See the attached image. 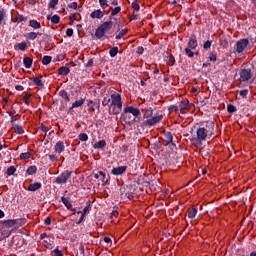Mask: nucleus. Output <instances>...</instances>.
Returning a JSON list of instances; mask_svg holds the SVG:
<instances>
[{"mask_svg":"<svg viewBox=\"0 0 256 256\" xmlns=\"http://www.w3.org/2000/svg\"><path fill=\"white\" fill-rule=\"evenodd\" d=\"M213 135H215V122L211 120L200 122L196 129V137L191 138L190 143L192 145H199V143L211 139Z\"/></svg>","mask_w":256,"mask_h":256,"instance_id":"obj_1","label":"nucleus"},{"mask_svg":"<svg viewBox=\"0 0 256 256\" xmlns=\"http://www.w3.org/2000/svg\"><path fill=\"white\" fill-rule=\"evenodd\" d=\"M143 119H146L143 122V127H155L163 121V113L157 111L153 116V108L149 107L144 110Z\"/></svg>","mask_w":256,"mask_h":256,"instance_id":"obj_2","label":"nucleus"},{"mask_svg":"<svg viewBox=\"0 0 256 256\" xmlns=\"http://www.w3.org/2000/svg\"><path fill=\"white\" fill-rule=\"evenodd\" d=\"M111 104L109 105V115H119L121 109H123V101L121 100V94H111Z\"/></svg>","mask_w":256,"mask_h":256,"instance_id":"obj_3","label":"nucleus"},{"mask_svg":"<svg viewBox=\"0 0 256 256\" xmlns=\"http://www.w3.org/2000/svg\"><path fill=\"white\" fill-rule=\"evenodd\" d=\"M113 29V21L109 20L106 22H103L95 31V37L98 39H103L105 37L106 39H109V36H105V33L108 31H111Z\"/></svg>","mask_w":256,"mask_h":256,"instance_id":"obj_4","label":"nucleus"},{"mask_svg":"<svg viewBox=\"0 0 256 256\" xmlns=\"http://www.w3.org/2000/svg\"><path fill=\"white\" fill-rule=\"evenodd\" d=\"M239 76L240 83H247V81H250L253 77V72L251 71V68H243L240 70Z\"/></svg>","mask_w":256,"mask_h":256,"instance_id":"obj_5","label":"nucleus"},{"mask_svg":"<svg viewBox=\"0 0 256 256\" xmlns=\"http://www.w3.org/2000/svg\"><path fill=\"white\" fill-rule=\"evenodd\" d=\"M72 175H73V171L65 170L58 177H56L55 183H57V185H65V183L69 181V178Z\"/></svg>","mask_w":256,"mask_h":256,"instance_id":"obj_6","label":"nucleus"},{"mask_svg":"<svg viewBox=\"0 0 256 256\" xmlns=\"http://www.w3.org/2000/svg\"><path fill=\"white\" fill-rule=\"evenodd\" d=\"M248 45L249 39L243 38L236 42L234 49L238 55H241L243 51H245L246 47H248Z\"/></svg>","mask_w":256,"mask_h":256,"instance_id":"obj_7","label":"nucleus"},{"mask_svg":"<svg viewBox=\"0 0 256 256\" xmlns=\"http://www.w3.org/2000/svg\"><path fill=\"white\" fill-rule=\"evenodd\" d=\"M124 113H131V115H133V117H141V110H139V108H135L133 106H127L126 108H124Z\"/></svg>","mask_w":256,"mask_h":256,"instance_id":"obj_8","label":"nucleus"},{"mask_svg":"<svg viewBox=\"0 0 256 256\" xmlns=\"http://www.w3.org/2000/svg\"><path fill=\"white\" fill-rule=\"evenodd\" d=\"M126 172H127V166L114 167L111 170V174L115 175L116 177H119V175H124Z\"/></svg>","mask_w":256,"mask_h":256,"instance_id":"obj_9","label":"nucleus"},{"mask_svg":"<svg viewBox=\"0 0 256 256\" xmlns=\"http://www.w3.org/2000/svg\"><path fill=\"white\" fill-rule=\"evenodd\" d=\"M178 110L182 114L187 113V111H189V100H182L178 105Z\"/></svg>","mask_w":256,"mask_h":256,"instance_id":"obj_10","label":"nucleus"},{"mask_svg":"<svg viewBox=\"0 0 256 256\" xmlns=\"http://www.w3.org/2000/svg\"><path fill=\"white\" fill-rule=\"evenodd\" d=\"M199 46V43L197 42V36L192 35L188 42V49L195 50Z\"/></svg>","mask_w":256,"mask_h":256,"instance_id":"obj_11","label":"nucleus"},{"mask_svg":"<svg viewBox=\"0 0 256 256\" xmlns=\"http://www.w3.org/2000/svg\"><path fill=\"white\" fill-rule=\"evenodd\" d=\"M55 153H58L61 155L63 151H65V142L64 141H58L54 146Z\"/></svg>","mask_w":256,"mask_h":256,"instance_id":"obj_12","label":"nucleus"},{"mask_svg":"<svg viewBox=\"0 0 256 256\" xmlns=\"http://www.w3.org/2000/svg\"><path fill=\"white\" fill-rule=\"evenodd\" d=\"M61 201L68 211H75V208H73V204L70 202L69 198L62 196Z\"/></svg>","mask_w":256,"mask_h":256,"instance_id":"obj_13","label":"nucleus"},{"mask_svg":"<svg viewBox=\"0 0 256 256\" xmlns=\"http://www.w3.org/2000/svg\"><path fill=\"white\" fill-rule=\"evenodd\" d=\"M91 19H103L105 17V12H103L101 9L94 10L90 14Z\"/></svg>","mask_w":256,"mask_h":256,"instance_id":"obj_14","label":"nucleus"},{"mask_svg":"<svg viewBox=\"0 0 256 256\" xmlns=\"http://www.w3.org/2000/svg\"><path fill=\"white\" fill-rule=\"evenodd\" d=\"M164 137L167 139V145H172V147H177V144L173 141V134L171 132H164Z\"/></svg>","mask_w":256,"mask_h":256,"instance_id":"obj_15","label":"nucleus"},{"mask_svg":"<svg viewBox=\"0 0 256 256\" xmlns=\"http://www.w3.org/2000/svg\"><path fill=\"white\" fill-rule=\"evenodd\" d=\"M85 105V98H80L79 100H76L72 106L70 107V111H73V109H77L78 107H83Z\"/></svg>","mask_w":256,"mask_h":256,"instance_id":"obj_16","label":"nucleus"},{"mask_svg":"<svg viewBox=\"0 0 256 256\" xmlns=\"http://www.w3.org/2000/svg\"><path fill=\"white\" fill-rule=\"evenodd\" d=\"M7 12L0 7V27L1 25H7Z\"/></svg>","mask_w":256,"mask_h":256,"instance_id":"obj_17","label":"nucleus"},{"mask_svg":"<svg viewBox=\"0 0 256 256\" xmlns=\"http://www.w3.org/2000/svg\"><path fill=\"white\" fill-rule=\"evenodd\" d=\"M42 187H43V184H41V182H35L28 186V191H32V192L39 191V189H41Z\"/></svg>","mask_w":256,"mask_h":256,"instance_id":"obj_18","label":"nucleus"},{"mask_svg":"<svg viewBox=\"0 0 256 256\" xmlns=\"http://www.w3.org/2000/svg\"><path fill=\"white\" fill-rule=\"evenodd\" d=\"M2 225L7 229H10V227H15V219L4 220L2 221Z\"/></svg>","mask_w":256,"mask_h":256,"instance_id":"obj_19","label":"nucleus"},{"mask_svg":"<svg viewBox=\"0 0 256 256\" xmlns=\"http://www.w3.org/2000/svg\"><path fill=\"white\" fill-rule=\"evenodd\" d=\"M47 20L51 21L52 25H57V23L61 21V17H59L57 14L53 15L52 17L48 15Z\"/></svg>","mask_w":256,"mask_h":256,"instance_id":"obj_20","label":"nucleus"},{"mask_svg":"<svg viewBox=\"0 0 256 256\" xmlns=\"http://www.w3.org/2000/svg\"><path fill=\"white\" fill-rule=\"evenodd\" d=\"M68 73H71V69L67 66H62L58 70V75L67 76Z\"/></svg>","mask_w":256,"mask_h":256,"instance_id":"obj_21","label":"nucleus"},{"mask_svg":"<svg viewBox=\"0 0 256 256\" xmlns=\"http://www.w3.org/2000/svg\"><path fill=\"white\" fill-rule=\"evenodd\" d=\"M94 149H105L107 147V142L105 140H100L94 144Z\"/></svg>","mask_w":256,"mask_h":256,"instance_id":"obj_22","label":"nucleus"},{"mask_svg":"<svg viewBox=\"0 0 256 256\" xmlns=\"http://www.w3.org/2000/svg\"><path fill=\"white\" fill-rule=\"evenodd\" d=\"M13 129L17 135H23V133H25L23 126L19 124H13Z\"/></svg>","mask_w":256,"mask_h":256,"instance_id":"obj_23","label":"nucleus"},{"mask_svg":"<svg viewBox=\"0 0 256 256\" xmlns=\"http://www.w3.org/2000/svg\"><path fill=\"white\" fill-rule=\"evenodd\" d=\"M197 213H199V209L192 208V209H188V217L189 219H195V217H197Z\"/></svg>","mask_w":256,"mask_h":256,"instance_id":"obj_24","label":"nucleus"},{"mask_svg":"<svg viewBox=\"0 0 256 256\" xmlns=\"http://www.w3.org/2000/svg\"><path fill=\"white\" fill-rule=\"evenodd\" d=\"M41 79H43V76L34 77V78H32V82H33L34 85H36L37 87H44L43 81H42Z\"/></svg>","mask_w":256,"mask_h":256,"instance_id":"obj_25","label":"nucleus"},{"mask_svg":"<svg viewBox=\"0 0 256 256\" xmlns=\"http://www.w3.org/2000/svg\"><path fill=\"white\" fill-rule=\"evenodd\" d=\"M37 35H43L42 33H36V32H29L26 34V39L29 41H35L37 39Z\"/></svg>","mask_w":256,"mask_h":256,"instance_id":"obj_26","label":"nucleus"},{"mask_svg":"<svg viewBox=\"0 0 256 256\" xmlns=\"http://www.w3.org/2000/svg\"><path fill=\"white\" fill-rule=\"evenodd\" d=\"M23 63H24V66L26 67V69H31V67H33V59H31L29 57H25L23 59Z\"/></svg>","mask_w":256,"mask_h":256,"instance_id":"obj_27","label":"nucleus"},{"mask_svg":"<svg viewBox=\"0 0 256 256\" xmlns=\"http://www.w3.org/2000/svg\"><path fill=\"white\" fill-rule=\"evenodd\" d=\"M14 223H15V227H23V225L27 223V219L26 218L14 219Z\"/></svg>","mask_w":256,"mask_h":256,"instance_id":"obj_28","label":"nucleus"},{"mask_svg":"<svg viewBox=\"0 0 256 256\" xmlns=\"http://www.w3.org/2000/svg\"><path fill=\"white\" fill-rule=\"evenodd\" d=\"M29 27H32L33 29H41V22H38L37 20H30Z\"/></svg>","mask_w":256,"mask_h":256,"instance_id":"obj_29","label":"nucleus"},{"mask_svg":"<svg viewBox=\"0 0 256 256\" xmlns=\"http://www.w3.org/2000/svg\"><path fill=\"white\" fill-rule=\"evenodd\" d=\"M100 178L99 180L102 181L103 185H107L109 183V179H107V175L103 171H99Z\"/></svg>","mask_w":256,"mask_h":256,"instance_id":"obj_30","label":"nucleus"},{"mask_svg":"<svg viewBox=\"0 0 256 256\" xmlns=\"http://www.w3.org/2000/svg\"><path fill=\"white\" fill-rule=\"evenodd\" d=\"M166 63L167 65H169L170 67H173V65H175V56L173 54L167 56L166 58Z\"/></svg>","mask_w":256,"mask_h":256,"instance_id":"obj_31","label":"nucleus"},{"mask_svg":"<svg viewBox=\"0 0 256 256\" xmlns=\"http://www.w3.org/2000/svg\"><path fill=\"white\" fill-rule=\"evenodd\" d=\"M16 171H17V168H15V166L8 167L6 170L7 177H11V175H15Z\"/></svg>","mask_w":256,"mask_h":256,"instance_id":"obj_32","label":"nucleus"},{"mask_svg":"<svg viewBox=\"0 0 256 256\" xmlns=\"http://www.w3.org/2000/svg\"><path fill=\"white\" fill-rule=\"evenodd\" d=\"M37 173V166H29L26 170V175H35Z\"/></svg>","mask_w":256,"mask_h":256,"instance_id":"obj_33","label":"nucleus"},{"mask_svg":"<svg viewBox=\"0 0 256 256\" xmlns=\"http://www.w3.org/2000/svg\"><path fill=\"white\" fill-rule=\"evenodd\" d=\"M18 51H25L27 49V42L18 43L15 47Z\"/></svg>","mask_w":256,"mask_h":256,"instance_id":"obj_34","label":"nucleus"},{"mask_svg":"<svg viewBox=\"0 0 256 256\" xmlns=\"http://www.w3.org/2000/svg\"><path fill=\"white\" fill-rule=\"evenodd\" d=\"M118 53H119V47L117 46L112 47L109 51L110 57H117Z\"/></svg>","mask_w":256,"mask_h":256,"instance_id":"obj_35","label":"nucleus"},{"mask_svg":"<svg viewBox=\"0 0 256 256\" xmlns=\"http://www.w3.org/2000/svg\"><path fill=\"white\" fill-rule=\"evenodd\" d=\"M129 33L128 29H122L118 35H116V40L119 41V39H123L125 35Z\"/></svg>","mask_w":256,"mask_h":256,"instance_id":"obj_36","label":"nucleus"},{"mask_svg":"<svg viewBox=\"0 0 256 256\" xmlns=\"http://www.w3.org/2000/svg\"><path fill=\"white\" fill-rule=\"evenodd\" d=\"M91 209V204L88 202V204L84 207L82 211H78L77 214L84 215V217L87 215V212Z\"/></svg>","mask_w":256,"mask_h":256,"instance_id":"obj_37","label":"nucleus"},{"mask_svg":"<svg viewBox=\"0 0 256 256\" xmlns=\"http://www.w3.org/2000/svg\"><path fill=\"white\" fill-rule=\"evenodd\" d=\"M184 52L187 55V57H189V59H193V57H195V52H193V49L191 48H185Z\"/></svg>","mask_w":256,"mask_h":256,"instance_id":"obj_38","label":"nucleus"},{"mask_svg":"<svg viewBox=\"0 0 256 256\" xmlns=\"http://www.w3.org/2000/svg\"><path fill=\"white\" fill-rule=\"evenodd\" d=\"M110 9L112 10L111 17H115V15L121 13V6H117L115 8L111 7Z\"/></svg>","mask_w":256,"mask_h":256,"instance_id":"obj_39","label":"nucleus"},{"mask_svg":"<svg viewBox=\"0 0 256 256\" xmlns=\"http://www.w3.org/2000/svg\"><path fill=\"white\" fill-rule=\"evenodd\" d=\"M179 111V105H170L168 107L169 113H177Z\"/></svg>","mask_w":256,"mask_h":256,"instance_id":"obj_40","label":"nucleus"},{"mask_svg":"<svg viewBox=\"0 0 256 256\" xmlns=\"http://www.w3.org/2000/svg\"><path fill=\"white\" fill-rule=\"evenodd\" d=\"M57 5H59V0H50L48 7L49 9H56Z\"/></svg>","mask_w":256,"mask_h":256,"instance_id":"obj_41","label":"nucleus"},{"mask_svg":"<svg viewBox=\"0 0 256 256\" xmlns=\"http://www.w3.org/2000/svg\"><path fill=\"white\" fill-rule=\"evenodd\" d=\"M78 139L79 141H89V136L87 135V133H80L78 135Z\"/></svg>","mask_w":256,"mask_h":256,"instance_id":"obj_42","label":"nucleus"},{"mask_svg":"<svg viewBox=\"0 0 256 256\" xmlns=\"http://www.w3.org/2000/svg\"><path fill=\"white\" fill-rule=\"evenodd\" d=\"M99 5L102 9H107L109 7V1L108 0H98Z\"/></svg>","mask_w":256,"mask_h":256,"instance_id":"obj_43","label":"nucleus"},{"mask_svg":"<svg viewBox=\"0 0 256 256\" xmlns=\"http://www.w3.org/2000/svg\"><path fill=\"white\" fill-rule=\"evenodd\" d=\"M236 111H237V107H235V106L232 105V104H228V105H227V112H228V113L233 114V113H236Z\"/></svg>","mask_w":256,"mask_h":256,"instance_id":"obj_44","label":"nucleus"},{"mask_svg":"<svg viewBox=\"0 0 256 256\" xmlns=\"http://www.w3.org/2000/svg\"><path fill=\"white\" fill-rule=\"evenodd\" d=\"M211 45H213V40H207L203 44V49H205L207 51V50L211 49Z\"/></svg>","mask_w":256,"mask_h":256,"instance_id":"obj_45","label":"nucleus"},{"mask_svg":"<svg viewBox=\"0 0 256 256\" xmlns=\"http://www.w3.org/2000/svg\"><path fill=\"white\" fill-rule=\"evenodd\" d=\"M53 57L51 56H44L42 59V64L44 65H49V63H51Z\"/></svg>","mask_w":256,"mask_h":256,"instance_id":"obj_46","label":"nucleus"},{"mask_svg":"<svg viewBox=\"0 0 256 256\" xmlns=\"http://www.w3.org/2000/svg\"><path fill=\"white\" fill-rule=\"evenodd\" d=\"M87 107H89V111H95V102L93 100H89L87 103Z\"/></svg>","mask_w":256,"mask_h":256,"instance_id":"obj_47","label":"nucleus"},{"mask_svg":"<svg viewBox=\"0 0 256 256\" xmlns=\"http://www.w3.org/2000/svg\"><path fill=\"white\" fill-rule=\"evenodd\" d=\"M208 59H209V61H211V63H215V61H217V54H215L214 52H211L209 54Z\"/></svg>","mask_w":256,"mask_h":256,"instance_id":"obj_48","label":"nucleus"},{"mask_svg":"<svg viewBox=\"0 0 256 256\" xmlns=\"http://www.w3.org/2000/svg\"><path fill=\"white\" fill-rule=\"evenodd\" d=\"M20 159H31V152H24L20 154Z\"/></svg>","mask_w":256,"mask_h":256,"instance_id":"obj_49","label":"nucleus"},{"mask_svg":"<svg viewBox=\"0 0 256 256\" xmlns=\"http://www.w3.org/2000/svg\"><path fill=\"white\" fill-rule=\"evenodd\" d=\"M32 94L31 93H27L24 97H23V103H25V105H29V99H31Z\"/></svg>","mask_w":256,"mask_h":256,"instance_id":"obj_50","label":"nucleus"},{"mask_svg":"<svg viewBox=\"0 0 256 256\" xmlns=\"http://www.w3.org/2000/svg\"><path fill=\"white\" fill-rule=\"evenodd\" d=\"M122 197H125L126 199H129V201H131V199H133V193H131V192H122Z\"/></svg>","mask_w":256,"mask_h":256,"instance_id":"obj_51","label":"nucleus"},{"mask_svg":"<svg viewBox=\"0 0 256 256\" xmlns=\"http://www.w3.org/2000/svg\"><path fill=\"white\" fill-rule=\"evenodd\" d=\"M240 97H242L243 99H247V95H249V90L248 89H244L240 91Z\"/></svg>","mask_w":256,"mask_h":256,"instance_id":"obj_52","label":"nucleus"},{"mask_svg":"<svg viewBox=\"0 0 256 256\" xmlns=\"http://www.w3.org/2000/svg\"><path fill=\"white\" fill-rule=\"evenodd\" d=\"M110 103H111V98L104 97V99L102 101L103 107H107V105H109Z\"/></svg>","mask_w":256,"mask_h":256,"instance_id":"obj_53","label":"nucleus"},{"mask_svg":"<svg viewBox=\"0 0 256 256\" xmlns=\"http://www.w3.org/2000/svg\"><path fill=\"white\" fill-rule=\"evenodd\" d=\"M132 9L136 12H139L141 9V6H139V4L137 2H133L132 3Z\"/></svg>","mask_w":256,"mask_h":256,"instance_id":"obj_54","label":"nucleus"},{"mask_svg":"<svg viewBox=\"0 0 256 256\" xmlns=\"http://www.w3.org/2000/svg\"><path fill=\"white\" fill-rule=\"evenodd\" d=\"M43 245H44V247H46V249H50V250L53 249V244H51L47 240L43 241Z\"/></svg>","mask_w":256,"mask_h":256,"instance_id":"obj_55","label":"nucleus"},{"mask_svg":"<svg viewBox=\"0 0 256 256\" xmlns=\"http://www.w3.org/2000/svg\"><path fill=\"white\" fill-rule=\"evenodd\" d=\"M144 51H145V48H143V46H138L136 53L137 55H143Z\"/></svg>","mask_w":256,"mask_h":256,"instance_id":"obj_56","label":"nucleus"},{"mask_svg":"<svg viewBox=\"0 0 256 256\" xmlns=\"http://www.w3.org/2000/svg\"><path fill=\"white\" fill-rule=\"evenodd\" d=\"M69 93H67L65 90H60L59 97H62V99H65Z\"/></svg>","mask_w":256,"mask_h":256,"instance_id":"obj_57","label":"nucleus"},{"mask_svg":"<svg viewBox=\"0 0 256 256\" xmlns=\"http://www.w3.org/2000/svg\"><path fill=\"white\" fill-rule=\"evenodd\" d=\"M17 23H23V21H27V18H25L23 15H19L16 18Z\"/></svg>","mask_w":256,"mask_h":256,"instance_id":"obj_58","label":"nucleus"},{"mask_svg":"<svg viewBox=\"0 0 256 256\" xmlns=\"http://www.w3.org/2000/svg\"><path fill=\"white\" fill-rule=\"evenodd\" d=\"M48 159L54 163V161H57V156L55 154H48Z\"/></svg>","mask_w":256,"mask_h":256,"instance_id":"obj_59","label":"nucleus"},{"mask_svg":"<svg viewBox=\"0 0 256 256\" xmlns=\"http://www.w3.org/2000/svg\"><path fill=\"white\" fill-rule=\"evenodd\" d=\"M53 253L56 256H63V252L61 250H59V248L54 249Z\"/></svg>","mask_w":256,"mask_h":256,"instance_id":"obj_60","label":"nucleus"},{"mask_svg":"<svg viewBox=\"0 0 256 256\" xmlns=\"http://www.w3.org/2000/svg\"><path fill=\"white\" fill-rule=\"evenodd\" d=\"M68 7H69L70 9H75V10H77V7H79V5L77 4V2H72V3H70V4L68 5Z\"/></svg>","mask_w":256,"mask_h":256,"instance_id":"obj_61","label":"nucleus"},{"mask_svg":"<svg viewBox=\"0 0 256 256\" xmlns=\"http://www.w3.org/2000/svg\"><path fill=\"white\" fill-rule=\"evenodd\" d=\"M40 131H43L44 133H47V131H49V128L47 126H45L44 124H41L39 127Z\"/></svg>","mask_w":256,"mask_h":256,"instance_id":"obj_62","label":"nucleus"},{"mask_svg":"<svg viewBox=\"0 0 256 256\" xmlns=\"http://www.w3.org/2000/svg\"><path fill=\"white\" fill-rule=\"evenodd\" d=\"M11 235V232L9 231H3L2 232V238L1 239H7Z\"/></svg>","mask_w":256,"mask_h":256,"instance_id":"obj_63","label":"nucleus"},{"mask_svg":"<svg viewBox=\"0 0 256 256\" xmlns=\"http://www.w3.org/2000/svg\"><path fill=\"white\" fill-rule=\"evenodd\" d=\"M67 37H73V28H68L66 30Z\"/></svg>","mask_w":256,"mask_h":256,"instance_id":"obj_64","label":"nucleus"}]
</instances>
